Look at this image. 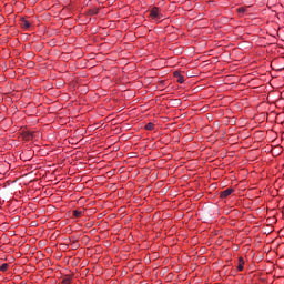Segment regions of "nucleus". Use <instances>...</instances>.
I'll list each match as a JSON object with an SVG mask.
<instances>
[{
	"instance_id": "1",
	"label": "nucleus",
	"mask_w": 284,
	"mask_h": 284,
	"mask_svg": "<svg viewBox=\"0 0 284 284\" xmlns=\"http://www.w3.org/2000/svg\"><path fill=\"white\" fill-rule=\"evenodd\" d=\"M150 17H152V19H161V10L158 7H154L150 11Z\"/></svg>"
},
{
	"instance_id": "2",
	"label": "nucleus",
	"mask_w": 284,
	"mask_h": 284,
	"mask_svg": "<svg viewBox=\"0 0 284 284\" xmlns=\"http://www.w3.org/2000/svg\"><path fill=\"white\" fill-rule=\"evenodd\" d=\"M20 26H21V28H23L24 30H28V29L31 28L32 24L30 23V21L26 20V18H21V19H20Z\"/></svg>"
},
{
	"instance_id": "3",
	"label": "nucleus",
	"mask_w": 284,
	"mask_h": 284,
	"mask_svg": "<svg viewBox=\"0 0 284 284\" xmlns=\"http://www.w3.org/2000/svg\"><path fill=\"white\" fill-rule=\"evenodd\" d=\"M232 192H234V189L229 187V189L222 191L220 196H221V199H227V196H230L232 194Z\"/></svg>"
},
{
	"instance_id": "4",
	"label": "nucleus",
	"mask_w": 284,
	"mask_h": 284,
	"mask_svg": "<svg viewBox=\"0 0 284 284\" xmlns=\"http://www.w3.org/2000/svg\"><path fill=\"white\" fill-rule=\"evenodd\" d=\"M174 77L178 79V83H185V78L179 71L174 72Z\"/></svg>"
},
{
	"instance_id": "5",
	"label": "nucleus",
	"mask_w": 284,
	"mask_h": 284,
	"mask_svg": "<svg viewBox=\"0 0 284 284\" xmlns=\"http://www.w3.org/2000/svg\"><path fill=\"white\" fill-rule=\"evenodd\" d=\"M244 265H245V261L243 260V257H240L239 265H237L239 272H243Z\"/></svg>"
},
{
	"instance_id": "6",
	"label": "nucleus",
	"mask_w": 284,
	"mask_h": 284,
	"mask_svg": "<svg viewBox=\"0 0 284 284\" xmlns=\"http://www.w3.org/2000/svg\"><path fill=\"white\" fill-rule=\"evenodd\" d=\"M239 17H243L245 12H247V9L245 7H240L236 9Z\"/></svg>"
},
{
	"instance_id": "7",
	"label": "nucleus",
	"mask_w": 284,
	"mask_h": 284,
	"mask_svg": "<svg viewBox=\"0 0 284 284\" xmlns=\"http://www.w3.org/2000/svg\"><path fill=\"white\" fill-rule=\"evenodd\" d=\"M82 214H83V211H79V210L73 211V216H75V219H81Z\"/></svg>"
},
{
	"instance_id": "8",
	"label": "nucleus",
	"mask_w": 284,
	"mask_h": 284,
	"mask_svg": "<svg viewBox=\"0 0 284 284\" xmlns=\"http://www.w3.org/2000/svg\"><path fill=\"white\" fill-rule=\"evenodd\" d=\"M10 267V265L8 263H4L0 266V272H8V268Z\"/></svg>"
},
{
	"instance_id": "9",
	"label": "nucleus",
	"mask_w": 284,
	"mask_h": 284,
	"mask_svg": "<svg viewBox=\"0 0 284 284\" xmlns=\"http://www.w3.org/2000/svg\"><path fill=\"white\" fill-rule=\"evenodd\" d=\"M89 14H91V16L99 14V9L98 8H93L91 10H89Z\"/></svg>"
},
{
	"instance_id": "10",
	"label": "nucleus",
	"mask_w": 284,
	"mask_h": 284,
	"mask_svg": "<svg viewBox=\"0 0 284 284\" xmlns=\"http://www.w3.org/2000/svg\"><path fill=\"white\" fill-rule=\"evenodd\" d=\"M145 130H150V131L154 130V123H152V122L148 123L145 125Z\"/></svg>"
},
{
	"instance_id": "11",
	"label": "nucleus",
	"mask_w": 284,
	"mask_h": 284,
	"mask_svg": "<svg viewBox=\"0 0 284 284\" xmlns=\"http://www.w3.org/2000/svg\"><path fill=\"white\" fill-rule=\"evenodd\" d=\"M63 283H65V284L72 283V277H65V278L63 280Z\"/></svg>"
},
{
	"instance_id": "12",
	"label": "nucleus",
	"mask_w": 284,
	"mask_h": 284,
	"mask_svg": "<svg viewBox=\"0 0 284 284\" xmlns=\"http://www.w3.org/2000/svg\"><path fill=\"white\" fill-rule=\"evenodd\" d=\"M72 247H73L74 250H77V247H79V243L74 241V242L72 243Z\"/></svg>"
},
{
	"instance_id": "13",
	"label": "nucleus",
	"mask_w": 284,
	"mask_h": 284,
	"mask_svg": "<svg viewBox=\"0 0 284 284\" xmlns=\"http://www.w3.org/2000/svg\"><path fill=\"white\" fill-rule=\"evenodd\" d=\"M257 134H258V136H262L263 132L258 131Z\"/></svg>"
},
{
	"instance_id": "14",
	"label": "nucleus",
	"mask_w": 284,
	"mask_h": 284,
	"mask_svg": "<svg viewBox=\"0 0 284 284\" xmlns=\"http://www.w3.org/2000/svg\"><path fill=\"white\" fill-rule=\"evenodd\" d=\"M253 90H258V87H254Z\"/></svg>"
},
{
	"instance_id": "15",
	"label": "nucleus",
	"mask_w": 284,
	"mask_h": 284,
	"mask_svg": "<svg viewBox=\"0 0 284 284\" xmlns=\"http://www.w3.org/2000/svg\"><path fill=\"white\" fill-rule=\"evenodd\" d=\"M241 192H245V189H241Z\"/></svg>"
},
{
	"instance_id": "16",
	"label": "nucleus",
	"mask_w": 284,
	"mask_h": 284,
	"mask_svg": "<svg viewBox=\"0 0 284 284\" xmlns=\"http://www.w3.org/2000/svg\"><path fill=\"white\" fill-rule=\"evenodd\" d=\"M252 150H256V146H254Z\"/></svg>"
},
{
	"instance_id": "17",
	"label": "nucleus",
	"mask_w": 284,
	"mask_h": 284,
	"mask_svg": "<svg viewBox=\"0 0 284 284\" xmlns=\"http://www.w3.org/2000/svg\"><path fill=\"white\" fill-rule=\"evenodd\" d=\"M251 23H253V24H254V23H256V22H254V21H253V22H251Z\"/></svg>"
},
{
	"instance_id": "18",
	"label": "nucleus",
	"mask_w": 284,
	"mask_h": 284,
	"mask_svg": "<svg viewBox=\"0 0 284 284\" xmlns=\"http://www.w3.org/2000/svg\"><path fill=\"white\" fill-rule=\"evenodd\" d=\"M252 219H254V217H251V223H252Z\"/></svg>"
}]
</instances>
